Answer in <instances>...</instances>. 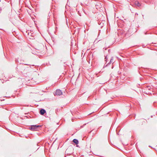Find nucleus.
<instances>
[{
    "instance_id": "f257e3e1",
    "label": "nucleus",
    "mask_w": 157,
    "mask_h": 157,
    "mask_svg": "<svg viewBox=\"0 0 157 157\" xmlns=\"http://www.w3.org/2000/svg\"><path fill=\"white\" fill-rule=\"evenodd\" d=\"M41 127V125H33L29 127V129L33 131H37L39 128Z\"/></svg>"
},
{
    "instance_id": "f03ea898",
    "label": "nucleus",
    "mask_w": 157,
    "mask_h": 157,
    "mask_svg": "<svg viewBox=\"0 0 157 157\" xmlns=\"http://www.w3.org/2000/svg\"><path fill=\"white\" fill-rule=\"evenodd\" d=\"M62 92L59 89L56 90V92L55 93H54V95H55L60 96L62 95Z\"/></svg>"
},
{
    "instance_id": "7ed1b4c3",
    "label": "nucleus",
    "mask_w": 157,
    "mask_h": 157,
    "mask_svg": "<svg viewBox=\"0 0 157 157\" xmlns=\"http://www.w3.org/2000/svg\"><path fill=\"white\" fill-rule=\"evenodd\" d=\"M95 7L97 9H99L101 7V3L99 2H96L95 4Z\"/></svg>"
},
{
    "instance_id": "20e7f679",
    "label": "nucleus",
    "mask_w": 157,
    "mask_h": 157,
    "mask_svg": "<svg viewBox=\"0 0 157 157\" xmlns=\"http://www.w3.org/2000/svg\"><path fill=\"white\" fill-rule=\"evenodd\" d=\"M46 111L43 109H41L40 112V113L42 115H44Z\"/></svg>"
},
{
    "instance_id": "39448f33",
    "label": "nucleus",
    "mask_w": 157,
    "mask_h": 157,
    "mask_svg": "<svg viewBox=\"0 0 157 157\" xmlns=\"http://www.w3.org/2000/svg\"><path fill=\"white\" fill-rule=\"evenodd\" d=\"M73 142L74 143H75L77 145L78 144V141L77 139H74Z\"/></svg>"
},
{
    "instance_id": "423d86ee",
    "label": "nucleus",
    "mask_w": 157,
    "mask_h": 157,
    "mask_svg": "<svg viewBox=\"0 0 157 157\" xmlns=\"http://www.w3.org/2000/svg\"><path fill=\"white\" fill-rule=\"evenodd\" d=\"M135 4L136 6H137L138 7H139L140 6V4L139 3V2L138 1H135Z\"/></svg>"
},
{
    "instance_id": "0eeeda50",
    "label": "nucleus",
    "mask_w": 157,
    "mask_h": 157,
    "mask_svg": "<svg viewBox=\"0 0 157 157\" xmlns=\"http://www.w3.org/2000/svg\"><path fill=\"white\" fill-rule=\"evenodd\" d=\"M113 58L112 57L110 59L109 63H108L107 64H109L112 63H113Z\"/></svg>"
},
{
    "instance_id": "6e6552de",
    "label": "nucleus",
    "mask_w": 157,
    "mask_h": 157,
    "mask_svg": "<svg viewBox=\"0 0 157 157\" xmlns=\"http://www.w3.org/2000/svg\"><path fill=\"white\" fill-rule=\"evenodd\" d=\"M151 89V87L150 86H147L146 87V90H150Z\"/></svg>"
},
{
    "instance_id": "1a4fd4ad",
    "label": "nucleus",
    "mask_w": 157,
    "mask_h": 157,
    "mask_svg": "<svg viewBox=\"0 0 157 157\" xmlns=\"http://www.w3.org/2000/svg\"><path fill=\"white\" fill-rule=\"evenodd\" d=\"M105 61H106L107 60V58L106 56L105 57Z\"/></svg>"
}]
</instances>
